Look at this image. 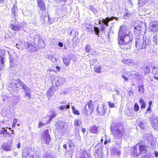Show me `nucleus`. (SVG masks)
Wrapping results in <instances>:
<instances>
[{
  "label": "nucleus",
  "instance_id": "f257e3e1",
  "mask_svg": "<svg viewBox=\"0 0 158 158\" xmlns=\"http://www.w3.org/2000/svg\"><path fill=\"white\" fill-rule=\"evenodd\" d=\"M7 85L9 89L15 92H17L19 90V87L20 86L23 90V92L25 94L24 97H27L28 99L31 98L30 89L19 79L13 80L12 82L8 84Z\"/></svg>",
  "mask_w": 158,
  "mask_h": 158
},
{
  "label": "nucleus",
  "instance_id": "f03ea898",
  "mask_svg": "<svg viewBox=\"0 0 158 158\" xmlns=\"http://www.w3.org/2000/svg\"><path fill=\"white\" fill-rule=\"evenodd\" d=\"M110 130L114 137L116 139H122L125 131L122 123L112 124L110 127Z\"/></svg>",
  "mask_w": 158,
  "mask_h": 158
},
{
  "label": "nucleus",
  "instance_id": "7ed1b4c3",
  "mask_svg": "<svg viewBox=\"0 0 158 158\" xmlns=\"http://www.w3.org/2000/svg\"><path fill=\"white\" fill-rule=\"evenodd\" d=\"M92 103V101H90L87 102V104L84 108L82 113L85 115L87 116L89 115L92 113L94 110V105Z\"/></svg>",
  "mask_w": 158,
  "mask_h": 158
},
{
  "label": "nucleus",
  "instance_id": "20e7f679",
  "mask_svg": "<svg viewBox=\"0 0 158 158\" xmlns=\"http://www.w3.org/2000/svg\"><path fill=\"white\" fill-rule=\"evenodd\" d=\"M129 31H128L125 26L120 27L118 33V38L119 40L123 39L125 36L129 35Z\"/></svg>",
  "mask_w": 158,
  "mask_h": 158
},
{
  "label": "nucleus",
  "instance_id": "39448f33",
  "mask_svg": "<svg viewBox=\"0 0 158 158\" xmlns=\"http://www.w3.org/2000/svg\"><path fill=\"white\" fill-rule=\"evenodd\" d=\"M33 39L35 44L39 48H42L44 47L45 44L41 37L36 35L34 36Z\"/></svg>",
  "mask_w": 158,
  "mask_h": 158
},
{
  "label": "nucleus",
  "instance_id": "423d86ee",
  "mask_svg": "<svg viewBox=\"0 0 158 158\" xmlns=\"http://www.w3.org/2000/svg\"><path fill=\"white\" fill-rule=\"evenodd\" d=\"M44 140L47 145H50L51 140L50 136L49 134V130H44L43 133Z\"/></svg>",
  "mask_w": 158,
  "mask_h": 158
},
{
  "label": "nucleus",
  "instance_id": "0eeeda50",
  "mask_svg": "<svg viewBox=\"0 0 158 158\" xmlns=\"http://www.w3.org/2000/svg\"><path fill=\"white\" fill-rule=\"evenodd\" d=\"M6 61L5 52L3 50H0V70L3 69L5 65L4 63Z\"/></svg>",
  "mask_w": 158,
  "mask_h": 158
},
{
  "label": "nucleus",
  "instance_id": "6e6552de",
  "mask_svg": "<svg viewBox=\"0 0 158 158\" xmlns=\"http://www.w3.org/2000/svg\"><path fill=\"white\" fill-rule=\"evenodd\" d=\"M10 27L15 31H19L23 27V24L22 23H18L17 24L14 25L11 23L9 25Z\"/></svg>",
  "mask_w": 158,
  "mask_h": 158
},
{
  "label": "nucleus",
  "instance_id": "1a4fd4ad",
  "mask_svg": "<svg viewBox=\"0 0 158 158\" xmlns=\"http://www.w3.org/2000/svg\"><path fill=\"white\" fill-rule=\"evenodd\" d=\"M132 39H131L129 35L124 37L123 39L119 40L118 42L119 44H131Z\"/></svg>",
  "mask_w": 158,
  "mask_h": 158
},
{
  "label": "nucleus",
  "instance_id": "9d476101",
  "mask_svg": "<svg viewBox=\"0 0 158 158\" xmlns=\"http://www.w3.org/2000/svg\"><path fill=\"white\" fill-rule=\"evenodd\" d=\"M144 39H137L135 41V47L138 49L145 48V45H144Z\"/></svg>",
  "mask_w": 158,
  "mask_h": 158
},
{
  "label": "nucleus",
  "instance_id": "9b49d317",
  "mask_svg": "<svg viewBox=\"0 0 158 158\" xmlns=\"http://www.w3.org/2000/svg\"><path fill=\"white\" fill-rule=\"evenodd\" d=\"M106 106L103 104L98 106L97 109V111L98 114L102 116H104L106 112Z\"/></svg>",
  "mask_w": 158,
  "mask_h": 158
},
{
  "label": "nucleus",
  "instance_id": "f8f14e48",
  "mask_svg": "<svg viewBox=\"0 0 158 158\" xmlns=\"http://www.w3.org/2000/svg\"><path fill=\"white\" fill-rule=\"evenodd\" d=\"M30 150L29 149H27L25 150L23 152L22 156L23 158H37L38 156L31 155V156Z\"/></svg>",
  "mask_w": 158,
  "mask_h": 158
},
{
  "label": "nucleus",
  "instance_id": "ddd939ff",
  "mask_svg": "<svg viewBox=\"0 0 158 158\" xmlns=\"http://www.w3.org/2000/svg\"><path fill=\"white\" fill-rule=\"evenodd\" d=\"M149 30L153 32H156L158 30V22L155 21L152 22L150 24Z\"/></svg>",
  "mask_w": 158,
  "mask_h": 158
},
{
  "label": "nucleus",
  "instance_id": "4468645a",
  "mask_svg": "<svg viewBox=\"0 0 158 158\" xmlns=\"http://www.w3.org/2000/svg\"><path fill=\"white\" fill-rule=\"evenodd\" d=\"M152 127L156 131L158 129V117H152L151 118Z\"/></svg>",
  "mask_w": 158,
  "mask_h": 158
},
{
  "label": "nucleus",
  "instance_id": "2eb2a0df",
  "mask_svg": "<svg viewBox=\"0 0 158 158\" xmlns=\"http://www.w3.org/2000/svg\"><path fill=\"white\" fill-rule=\"evenodd\" d=\"M66 125L61 121H59L56 124V127L58 130L61 131H64L65 129Z\"/></svg>",
  "mask_w": 158,
  "mask_h": 158
},
{
  "label": "nucleus",
  "instance_id": "dca6fc26",
  "mask_svg": "<svg viewBox=\"0 0 158 158\" xmlns=\"http://www.w3.org/2000/svg\"><path fill=\"white\" fill-rule=\"evenodd\" d=\"M60 104H63L61 106H60L58 108L61 110H64L70 108V103H68L65 101L64 100L60 102Z\"/></svg>",
  "mask_w": 158,
  "mask_h": 158
},
{
  "label": "nucleus",
  "instance_id": "f3484780",
  "mask_svg": "<svg viewBox=\"0 0 158 158\" xmlns=\"http://www.w3.org/2000/svg\"><path fill=\"white\" fill-rule=\"evenodd\" d=\"M110 21L109 18L107 17L105 19H103L102 21L103 24L102 25L100 30L102 32L105 30L106 26H108V23Z\"/></svg>",
  "mask_w": 158,
  "mask_h": 158
},
{
  "label": "nucleus",
  "instance_id": "a211bd4d",
  "mask_svg": "<svg viewBox=\"0 0 158 158\" xmlns=\"http://www.w3.org/2000/svg\"><path fill=\"white\" fill-rule=\"evenodd\" d=\"M25 47L26 49L31 52H33L37 50L36 47L31 44L27 43L25 44Z\"/></svg>",
  "mask_w": 158,
  "mask_h": 158
},
{
  "label": "nucleus",
  "instance_id": "6ab92c4d",
  "mask_svg": "<svg viewBox=\"0 0 158 158\" xmlns=\"http://www.w3.org/2000/svg\"><path fill=\"white\" fill-rule=\"evenodd\" d=\"M65 81V79L61 77L58 76L55 81L56 86H60L64 84Z\"/></svg>",
  "mask_w": 158,
  "mask_h": 158
},
{
  "label": "nucleus",
  "instance_id": "aec40b11",
  "mask_svg": "<svg viewBox=\"0 0 158 158\" xmlns=\"http://www.w3.org/2000/svg\"><path fill=\"white\" fill-rule=\"evenodd\" d=\"M86 28L89 31H94L95 32V33L97 35L98 34L100 31L99 28L96 27V25H95L94 27L91 25H89L88 27H87Z\"/></svg>",
  "mask_w": 158,
  "mask_h": 158
},
{
  "label": "nucleus",
  "instance_id": "412c9836",
  "mask_svg": "<svg viewBox=\"0 0 158 158\" xmlns=\"http://www.w3.org/2000/svg\"><path fill=\"white\" fill-rule=\"evenodd\" d=\"M37 2L40 10L42 11H44L45 10V6L43 0H37Z\"/></svg>",
  "mask_w": 158,
  "mask_h": 158
},
{
  "label": "nucleus",
  "instance_id": "4be33fe9",
  "mask_svg": "<svg viewBox=\"0 0 158 158\" xmlns=\"http://www.w3.org/2000/svg\"><path fill=\"white\" fill-rule=\"evenodd\" d=\"M132 151L133 153L132 155L133 156L136 157L140 155V152L139 150H138L137 145L133 147Z\"/></svg>",
  "mask_w": 158,
  "mask_h": 158
},
{
  "label": "nucleus",
  "instance_id": "5701e85b",
  "mask_svg": "<svg viewBox=\"0 0 158 158\" xmlns=\"http://www.w3.org/2000/svg\"><path fill=\"white\" fill-rule=\"evenodd\" d=\"M47 58L51 60L52 63L55 64L56 65L58 64V61L59 60L58 59H56L52 55H48L47 56Z\"/></svg>",
  "mask_w": 158,
  "mask_h": 158
},
{
  "label": "nucleus",
  "instance_id": "b1692460",
  "mask_svg": "<svg viewBox=\"0 0 158 158\" xmlns=\"http://www.w3.org/2000/svg\"><path fill=\"white\" fill-rule=\"evenodd\" d=\"M142 30V27L141 25H138L136 27H134V33L135 34H138L140 33Z\"/></svg>",
  "mask_w": 158,
  "mask_h": 158
},
{
  "label": "nucleus",
  "instance_id": "393cba45",
  "mask_svg": "<svg viewBox=\"0 0 158 158\" xmlns=\"http://www.w3.org/2000/svg\"><path fill=\"white\" fill-rule=\"evenodd\" d=\"M122 61L124 64L131 66L133 65L135 63L134 60L131 59H123Z\"/></svg>",
  "mask_w": 158,
  "mask_h": 158
},
{
  "label": "nucleus",
  "instance_id": "a878e982",
  "mask_svg": "<svg viewBox=\"0 0 158 158\" xmlns=\"http://www.w3.org/2000/svg\"><path fill=\"white\" fill-rule=\"evenodd\" d=\"M122 45L121 48L122 49H123L125 51H128L131 49V44H120Z\"/></svg>",
  "mask_w": 158,
  "mask_h": 158
},
{
  "label": "nucleus",
  "instance_id": "bb28decb",
  "mask_svg": "<svg viewBox=\"0 0 158 158\" xmlns=\"http://www.w3.org/2000/svg\"><path fill=\"white\" fill-rule=\"evenodd\" d=\"M94 155L95 158H102L103 156L101 151L99 149L95 150Z\"/></svg>",
  "mask_w": 158,
  "mask_h": 158
},
{
  "label": "nucleus",
  "instance_id": "cd10ccee",
  "mask_svg": "<svg viewBox=\"0 0 158 158\" xmlns=\"http://www.w3.org/2000/svg\"><path fill=\"white\" fill-rule=\"evenodd\" d=\"M71 58L69 57H65L63 58L64 63L67 66L69 65L70 64Z\"/></svg>",
  "mask_w": 158,
  "mask_h": 158
},
{
  "label": "nucleus",
  "instance_id": "c85d7f7f",
  "mask_svg": "<svg viewBox=\"0 0 158 158\" xmlns=\"http://www.w3.org/2000/svg\"><path fill=\"white\" fill-rule=\"evenodd\" d=\"M54 93L53 91V87H51L48 89L47 92V96L48 98H51Z\"/></svg>",
  "mask_w": 158,
  "mask_h": 158
},
{
  "label": "nucleus",
  "instance_id": "c756f323",
  "mask_svg": "<svg viewBox=\"0 0 158 158\" xmlns=\"http://www.w3.org/2000/svg\"><path fill=\"white\" fill-rule=\"evenodd\" d=\"M89 130L91 132L93 133H97L98 132L97 127L95 125L91 126Z\"/></svg>",
  "mask_w": 158,
  "mask_h": 158
},
{
  "label": "nucleus",
  "instance_id": "7c9ffc66",
  "mask_svg": "<svg viewBox=\"0 0 158 158\" xmlns=\"http://www.w3.org/2000/svg\"><path fill=\"white\" fill-rule=\"evenodd\" d=\"M138 145L139 146V151L140 153H145L146 152L145 146L143 145H139L138 144Z\"/></svg>",
  "mask_w": 158,
  "mask_h": 158
},
{
  "label": "nucleus",
  "instance_id": "2f4dec72",
  "mask_svg": "<svg viewBox=\"0 0 158 158\" xmlns=\"http://www.w3.org/2000/svg\"><path fill=\"white\" fill-rule=\"evenodd\" d=\"M12 148L13 147L11 146V143L9 142L7 143L6 146L4 148V149L6 151H9L11 150Z\"/></svg>",
  "mask_w": 158,
  "mask_h": 158
},
{
  "label": "nucleus",
  "instance_id": "473e14b6",
  "mask_svg": "<svg viewBox=\"0 0 158 158\" xmlns=\"http://www.w3.org/2000/svg\"><path fill=\"white\" fill-rule=\"evenodd\" d=\"M101 67L99 65H95L94 68V69L95 72L98 73H101Z\"/></svg>",
  "mask_w": 158,
  "mask_h": 158
},
{
  "label": "nucleus",
  "instance_id": "72a5a7b5",
  "mask_svg": "<svg viewBox=\"0 0 158 158\" xmlns=\"http://www.w3.org/2000/svg\"><path fill=\"white\" fill-rule=\"evenodd\" d=\"M80 158H89V155L87 152L84 151Z\"/></svg>",
  "mask_w": 158,
  "mask_h": 158
},
{
  "label": "nucleus",
  "instance_id": "f704fd0d",
  "mask_svg": "<svg viewBox=\"0 0 158 158\" xmlns=\"http://www.w3.org/2000/svg\"><path fill=\"white\" fill-rule=\"evenodd\" d=\"M139 3L138 6L140 7L143 6L146 3V0H138Z\"/></svg>",
  "mask_w": 158,
  "mask_h": 158
},
{
  "label": "nucleus",
  "instance_id": "c9c22d12",
  "mask_svg": "<svg viewBox=\"0 0 158 158\" xmlns=\"http://www.w3.org/2000/svg\"><path fill=\"white\" fill-rule=\"evenodd\" d=\"M158 37L156 35L154 36L153 37V40H152L153 42V44L154 45H156L158 44Z\"/></svg>",
  "mask_w": 158,
  "mask_h": 158
},
{
  "label": "nucleus",
  "instance_id": "e433bc0d",
  "mask_svg": "<svg viewBox=\"0 0 158 158\" xmlns=\"http://www.w3.org/2000/svg\"><path fill=\"white\" fill-rule=\"evenodd\" d=\"M74 126L77 127H79L81 124V121L79 119H76L74 122Z\"/></svg>",
  "mask_w": 158,
  "mask_h": 158
},
{
  "label": "nucleus",
  "instance_id": "4c0bfd02",
  "mask_svg": "<svg viewBox=\"0 0 158 158\" xmlns=\"http://www.w3.org/2000/svg\"><path fill=\"white\" fill-rule=\"evenodd\" d=\"M71 108L73 111V113L76 115H79L80 114V113L78 110H77L75 108V107L74 106H71Z\"/></svg>",
  "mask_w": 158,
  "mask_h": 158
},
{
  "label": "nucleus",
  "instance_id": "58836bf2",
  "mask_svg": "<svg viewBox=\"0 0 158 158\" xmlns=\"http://www.w3.org/2000/svg\"><path fill=\"white\" fill-rule=\"evenodd\" d=\"M139 102L141 104V108H145L146 106V104L144 101L142 99H141L140 100Z\"/></svg>",
  "mask_w": 158,
  "mask_h": 158
},
{
  "label": "nucleus",
  "instance_id": "ea45409f",
  "mask_svg": "<svg viewBox=\"0 0 158 158\" xmlns=\"http://www.w3.org/2000/svg\"><path fill=\"white\" fill-rule=\"evenodd\" d=\"M144 45H145V48H146L147 46L151 44V40L147 39H144Z\"/></svg>",
  "mask_w": 158,
  "mask_h": 158
},
{
  "label": "nucleus",
  "instance_id": "a19ab883",
  "mask_svg": "<svg viewBox=\"0 0 158 158\" xmlns=\"http://www.w3.org/2000/svg\"><path fill=\"white\" fill-rule=\"evenodd\" d=\"M138 88V91L139 93L141 94H142L144 93V89L143 86V85L140 86H139Z\"/></svg>",
  "mask_w": 158,
  "mask_h": 158
},
{
  "label": "nucleus",
  "instance_id": "79ce46f5",
  "mask_svg": "<svg viewBox=\"0 0 158 158\" xmlns=\"http://www.w3.org/2000/svg\"><path fill=\"white\" fill-rule=\"evenodd\" d=\"M90 63L91 64H92L93 65H94L95 66V65H98L97 64L98 63V61L96 59H93L90 62Z\"/></svg>",
  "mask_w": 158,
  "mask_h": 158
},
{
  "label": "nucleus",
  "instance_id": "37998d69",
  "mask_svg": "<svg viewBox=\"0 0 158 158\" xmlns=\"http://www.w3.org/2000/svg\"><path fill=\"white\" fill-rule=\"evenodd\" d=\"M56 115V114L54 111H52L50 115V119H51L55 117Z\"/></svg>",
  "mask_w": 158,
  "mask_h": 158
},
{
  "label": "nucleus",
  "instance_id": "c03bdc74",
  "mask_svg": "<svg viewBox=\"0 0 158 158\" xmlns=\"http://www.w3.org/2000/svg\"><path fill=\"white\" fill-rule=\"evenodd\" d=\"M44 158H53L52 156L49 153H46L44 156Z\"/></svg>",
  "mask_w": 158,
  "mask_h": 158
},
{
  "label": "nucleus",
  "instance_id": "a18cd8bd",
  "mask_svg": "<svg viewBox=\"0 0 158 158\" xmlns=\"http://www.w3.org/2000/svg\"><path fill=\"white\" fill-rule=\"evenodd\" d=\"M19 100V97L17 96H14L13 98V102L15 104H16Z\"/></svg>",
  "mask_w": 158,
  "mask_h": 158
},
{
  "label": "nucleus",
  "instance_id": "49530a36",
  "mask_svg": "<svg viewBox=\"0 0 158 158\" xmlns=\"http://www.w3.org/2000/svg\"><path fill=\"white\" fill-rule=\"evenodd\" d=\"M134 110L135 111H138L139 109V107L137 103H135L134 105Z\"/></svg>",
  "mask_w": 158,
  "mask_h": 158
},
{
  "label": "nucleus",
  "instance_id": "de8ad7c7",
  "mask_svg": "<svg viewBox=\"0 0 158 158\" xmlns=\"http://www.w3.org/2000/svg\"><path fill=\"white\" fill-rule=\"evenodd\" d=\"M113 152L114 153L118 155H119L121 154V151L115 148H114L113 150Z\"/></svg>",
  "mask_w": 158,
  "mask_h": 158
},
{
  "label": "nucleus",
  "instance_id": "09e8293b",
  "mask_svg": "<svg viewBox=\"0 0 158 158\" xmlns=\"http://www.w3.org/2000/svg\"><path fill=\"white\" fill-rule=\"evenodd\" d=\"M90 50V47L89 44H87L85 47V51L86 52H89Z\"/></svg>",
  "mask_w": 158,
  "mask_h": 158
},
{
  "label": "nucleus",
  "instance_id": "8fccbe9b",
  "mask_svg": "<svg viewBox=\"0 0 158 158\" xmlns=\"http://www.w3.org/2000/svg\"><path fill=\"white\" fill-rule=\"evenodd\" d=\"M7 132V130L4 128H2V129L0 131V134L4 135L5 132Z\"/></svg>",
  "mask_w": 158,
  "mask_h": 158
},
{
  "label": "nucleus",
  "instance_id": "3c124183",
  "mask_svg": "<svg viewBox=\"0 0 158 158\" xmlns=\"http://www.w3.org/2000/svg\"><path fill=\"white\" fill-rule=\"evenodd\" d=\"M67 143L69 144H71L72 145H75L74 143L71 139H69L67 140Z\"/></svg>",
  "mask_w": 158,
  "mask_h": 158
},
{
  "label": "nucleus",
  "instance_id": "603ef678",
  "mask_svg": "<svg viewBox=\"0 0 158 158\" xmlns=\"http://www.w3.org/2000/svg\"><path fill=\"white\" fill-rule=\"evenodd\" d=\"M48 123V122L46 123H43L42 122H40L39 123L38 127L41 128L42 126L45 125L47 124Z\"/></svg>",
  "mask_w": 158,
  "mask_h": 158
},
{
  "label": "nucleus",
  "instance_id": "864d4df0",
  "mask_svg": "<svg viewBox=\"0 0 158 158\" xmlns=\"http://www.w3.org/2000/svg\"><path fill=\"white\" fill-rule=\"evenodd\" d=\"M108 103V106L110 107L113 108L115 107V105L114 103H111L110 102H109Z\"/></svg>",
  "mask_w": 158,
  "mask_h": 158
},
{
  "label": "nucleus",
  "instance_id": "5fc2aeb1",
  "mask_svg": "<svg viewBox=\"0 0 158 158\" xmlns=\"http://www.w3.org/2000/svg\"><path fill=\"white\" fill-rule=\"evenodd\" d=\"M150 72V69L148 67H146V69L144 70V73L145 74L149 73Z\"/></svg>",
  "mask_w": 158,
  "mask_h": 158
},
{
  "label": "nucleus",
  "instance_id": "6e6d98bb",
  "mask_svg": "<svg viewBox=\"0 0 158 158\" xmlns=\"http://www.w3.org/2000/svg\"><path fill=\"white\" fill-rule=\"evenodd\" d=\"M139 126L140 128H142V129H143L144 128V124L142 122H141L139 124Z\"/></svg>",
  "mask_w": 158,
  "mask_h": 158
},
{
  "label": "nucleus",
  "instance_id": "4d7b16f0",
  "mask_svg": "<svg viewBox=\"0 0 158 158\" xmlns=\"http://www.w3.org/2000/svg\"><path fill=\"white\" fill-rule=\"evenodd\" d=\"M90 9L91 10L93 11L94 13H95L96 12H97L96 10L94 8L93 6H90Z\"/></svg>",
  "mask_w": 158,
  "mask_h": 158
},
{
  "label": "nucleus",
  "instance_id": "13d9d810",
  "mask_svg": "<svg viewBox=\"0 0 158 158\" xmlns=\"http://www.w3.org/2000/svg\"><path fill=\"white\" fill-rule=\"evenodd\" d=\"M74 150V148H70V150L69 151V152L70 154H71L72 155L73 154V152Z\"/></svg>",
  "mask_w": 158,
  "mask_h": 158
},
{
  "label": "nucleus",
  "instance_id": "bf43d9fd",
  "mask_svg": "<svg viewBox=\"0 0 158 158\" xmlns=\"http://www.w3.org/2000/svg\"><path fill=\"white\" fill-rule=\"evenodd\" d=\"M18 119H16V118H15L14 119V122L13 123L12 127H15V124L16 123V122L18 121Z\"/></svg>",
  "mask_w": 158,
  "mask_h": 158
},
{
  "label": "nucleus",
  "instance_id": "052dcab7",
  "mask_svg": "<svg viewBox=\"0 0 158 158\" xmlns=\"http://www.w3.org/2000/svg\"><path fill=\"white\" fill-rule=\"evenodd\" d=\"M114 19H115L117 20H118V19L117 18H116V17H114L113 16H112L111 17L109 18V19L110 21H112Z\"/></svg>",
  "mask_w": 158,
  "mask_h": 158
},
{
  "label": "nucleus",
  "instance_id": "680f3d73",
  "mask_svg": "<svg viewBox=\"0 0 158 158\" xmlns=\"http://www.w3.org/2000/svg\"><path fill=\"white\" fill-rule=\"evenodd\" d=\"M147 111L149 113H151V106H148L147 109Z\"/></svg>",
  "mask_w": 158,
  "mask_h": 158
},
{
  "label": "nucleus",
  "instance_id": "e2e57ef3",
  "mask_svg": "<svg viewBox=\"0 0 158 158\" xmlns=\"http://www.w3.org/2000/svg\"><path fill=\"white\" fill-rule=\"evenodd\" d=\"M122 77L123 78H124V81H127L128 80L127 77H125V76H124V75H123L122 76Z\"/></svg>",
  "mask_w": 158,
  "mask_h": 158
},
{
  "label": "nucleus",
  "instance_id": "0e129e2a",
  "mask_svg": "<svg viewBox=\"0 0 158 158\" xmlns=\"http://www.w3.org/2000/svg\"><path fill=\"white\" fill-rule=\"evenodd\" d=\"M58 45L60 47H62L63 46V44L61 43V42H59L58 43Z\"/></svg>",
  "mask_w": 158,
  "mask_h": 158
},
{
  "label": "nucleus",
  "instance_id": "69168bd1",
  "mask_svg": "<svg viewBox=\"0 0 158 158\" xmlns=\"http://www.w3.org/2000/svg\"><path fill=\"white\" fill-rule=\"evenodd\" d=\"M114 91L116 93V94L117 95L120 94H119L120 91L118 90L117 89H116V90H114Z\"/></svg>",
  "mask_w": 158,
  "mask_h": 158
},
{
  "label": "nucleus",
  "instance_id": "338daca9",
  "mask_svg": "<svg viewBox=\"0 0 158 158\" xmlns=\"http://www.w3.org/2000/svg\"><path fill=\"white\" fill-rule=\"evenodd\" d=\"M57 2H65L66 0H56Z\"/></svg>",
  "mask_w": 158,
  "mask_h": 158
},
{
  "label": "nucleus",
  "instance_id": "774afa93",
  "mask_svg": "<svg viewBox=\"0 0 158 158\" xmlns=\"http://www.w3.org/2000/svg\"><path fill=\"white\" fill-rule=\"evenodd\" d=\"M155 156L156 157L158 156V152L156 151L155 152Z\"/></svg>",
  "mask_w": 158,
  "mask_h": 158
}]
</instances>
